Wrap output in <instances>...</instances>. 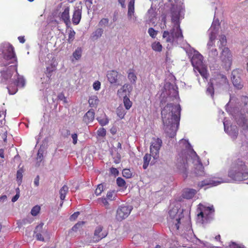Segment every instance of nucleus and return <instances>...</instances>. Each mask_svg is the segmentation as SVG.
Masks as SVG:
<instances>
[{
  "label": "nucleus",
  "mask_w": 248,
  "mask_h": 248,
  "mask_svg": "<svg viewBox=\"0 0 248 248\" xmlns=\"http://www.w3.org/2000/svg\"><path fill=\"white\" fill-rule=\"evenodd\" d=\"M75 35V32L74 31H71L69 33L68 35V41L69 42L71 43L72 41H73Z\"/></svg>",
  "instance_id": "obj_56"
},
{
  "label": "nucleus",
  "mask_w": 248,
  "mask_h": 248,
  "mask_svg": "<svg viewBox=\"0 0 248 248\" xmlns=\"http://www.w3.org/2000/svg\"><path fill=\"white\" fill-rule=\"evenodd\" d=\"M84 224V221H79L72 227L71 230L75 232L80 231Z\"/></svg>",
  "instance_id": "obj_39"
},
{
  "label": "nucleus",
  "mask_w": 248,
  "mask_h": 248,
  "mask_svg": "<svg viewBox=\"0 0 248 248\" xmlns=\"http://www.w3.org/2000/svg\"><path fill=\"white\" fill-rule=\"evenodd\" d=\"M109 20L108 18H103L99 21L98 26L101 27H105L108 25Z\"/></svg>",
  "instance_id": "obj_43"
},
{
  "label": "nucleus",
  "mask_w": 248,
  "mask_h": 248,
  "mask_svg": "<svg viewBox=\"0 0 248 248\" xmlns=\"http://www.w3.org/2000/svg\"><path fill=\"white\" fill-rule=\"evenodd\" d=\"M16 190H18V191H17V193H16V195L14 197H13V198L12 199V202H16L17 200V199L19 198V189L17 188Z\"/></svg>",
  "instance_id": "obj_60"
},
{
  "label": "nucleus",
  "mask_w": 248,
  "mask_h": 248,
  "mask_svg": "<svg viewBox=\"0 0 248 248\" xmlns=\"http://www.w3.org/2000/svg\"><path fill=\"white\" fill-rule=\"evenodd\" d=\"M71 137L72 138V140H73V143L74 144H76L77 143V141H78V135L76 133H74V134H72L71 135Z\"/></svg>",
  "instance_id": "obj_57"
},
{
  "label": "nucleus",
  "mask_w": 248,
  "mask_h": 248,
  "mask_svg": "<svg viewBox=\"0 0 248 248\" xmlns=\"http://www.w3.org/2000/svg\"><path fill=\"white\" fill-rule=\"evenodd\" d=\"M70 132L69 130H67V129L63 130V131L62 132V135L64 137H67L69 135H70Z\"/></svg>",
  "instance_id": "obj_62"
},
{
  "label": "nucleus",
  "mask_w": 248,
  "mask_h": 248,
  "mask_svg": "<svg viewBox=\"0 0 248 248\" xmlns=\"http://www.w3.org/2000/svg\"><path fill=\"white\" fill-rule=\"evenodd\" d=\"M117 185L120 187H124L125 186V182L124 179L121 177H118L116 180Z\"/></svg>",
  "instance_id": "obj_47"
},
{
  "label": "nucleus",
  "mask_w": 248,
  "mask_h": 248,
  "mask_svg": "<svg viewBox=\"0 0 248 248\" xmlns=\"http://www.w3.org/2000/svg\"><path fill=\"white\" fill-rule=\"evenodd\" d=\"M152 49L155 51L160 52L162 49V46L159 42H154L152 44Z\"/></svg>",
  "instance_id": "obj_37"
},
{
  "label": "nucleus",
  "mask_w": 248,
  "mask_h": 248,
  "mask_svg": "<svg viewBox=\"0 0 248 248\" xmlns=\"http://www.w3.org/2000/svg\"><path fill=\"white\" fill-rule=\"evenodd\" d=\"M127 17L128 19L134 22L137 20V17L135 15V13L127 12Z\"/></svg>",
  "instance_id": "obj_52"
},
{
  "label": "nucleus",
  "mask_w": 248,
  "mask_h": 248,
  "mask_svg": "<svg viewBox=\"0 0 248 248\" xmlns=\"http://www.w3.org/2000/svg\"><path fill=\"white\" fill-rule=\"evenodd\" d=\"M107 77L111 84H120L119 82L122 75L115 70H110L107 72Z\"/></svg>",
  "instance_id": "obj_20"
},
{
  "label": "nucleus",
  "mask_w": 248,
  "mask_h": 248,
  "mask_svg": "<svg viewBox=\"0 0 248 248\" xmlns=\"http://www.w3.org/2000/svg\"><path fill=\"white\" fill-rule=\"evenodd\" d=\"M79 214V212H77L74 213L70 217V219L71 220H75L78 217V216Z\"/></svg>",
  "instance_id": "obj_61"
},
{
  "label": "nucleus",
  "mask_w": 248,
  "mask_h": 248,
  "mask_svg": "<svg viewBox=\"0 0 248 248\" xmlns=\"http://www.w3.org/2000/svg\"><path fill=\"white\" fill-rule=\"evenodd\" d=\"M219 38L218 45L219 48L222 49L220 57V60L225 68L228 70L230 68L232 65V56L229 49L225 47L227 43L225 36L224 35H221L219 36Z\"/></svg>",
  "instance_id": "obj_8"
},
{
  "label": "nucleus",
  "mask_w": 248,
  "mask_h": 248,
  "mask_svg": "<svg viewBox=\"0 0 248 248\" xmlns=\"http://www.w3.org/2000/svg\"><path fill=\"white\" fill-rule=\"evenodd\" d=\"M61 9H62V10L59 14V16L66 25H68L70 23L69 15L70 8L68 6L62 7V3H60L58 5L57 10L59 11Z\"/></svg>",
  "instance_id": "obj_14"
},
{
  "label": "nucleus",
  "mask_w": 248,
  "mask_h": 248,
  "mask_svg": "<svg viewBox=\"0 0 248 248\" xmlns=\"http://www.w3.org/2000/svg\"><path fill=\"white\" fill-rule=\"evenodd\" d=\"M183 212V209L179 208L178 204L170 210L168 223L171 231L176 232L180 229L190 230L189 217L188 216L184 217Z\"/></svg>",
  "instance_id": "obj_5"
},
{
  "label": "nucleus",
  "mask_w": 248,
  "mask_h": 248,
  "mask_svg": "<svg viewBox=\"0 0 248 248\" xmlns=\"http://www.w3.org/2000/svg\"><path fill=\"white\" fill-rule=\"evenodd\" d=\"M164 89L166 90V94L169 96V97H173L176 99L178 97L177 88L173 85L167 83L165 85Z\"/></svg>",
  "instance_id": "obj_24"
},
{
  "label": "nucleus",
  "mask_w": 248,
  "mask_h": 248,
  "mask_svg": "<svg viewBox=\"0 0 248 248\" xmlns=\"http://www.w3.org/2000/svg\"><path fill=\"white\" fill-rule=\"evenodd\" d=\"M68 187L64 185L60 190L59 193L60 194V199L61 200H63L65 199V196L68 191Z\"/></svg>",
  "instance_id": "obj_33"
},
{
  "label": "nucleus",
  "mask_w": 248,
  "mask_h": 248,
  "mask_svg": "<svg viewBox=\"0 0 248 248\" xmlns=\"http://www.w3.org/2000/svg\"><path fill=\"white\" fill-rule=\"evenodd\" d=\"M203 57L197 51L194 50L191 62L195 70H197L203 78H207L206 68L203 65Z\"/></svg>",
  "instance_id": "obj_9"
},
{
  "label": "nucleus",
  "mask_w": 248,
  "mask_h": 248,
  "mask_svg": "<svg viewBox=\"0 0 248 248\" xmlns=\"http://www.w3.org/2000/svg\"><path fill=\"white\" fill-rule=\"evenodd\" d=\"M218 26H219L218 20L214 19L212 23L211 28L209 30V36L210 35V34H211L212 32L213 31L215 32L214 33V34L215 38H216V34H217V31L218 30Z\"/></svg>",
  "instance_id": "obj_30"
},
{
  "label": "nucleus",
  "mask_w": 248,
  "mask_h": 248,
  "mask_svg": "<svg viewBox=\"0 0 248 248\" xmlns=\"http://www.w3.org/2000/svg\"><path fill=\"white\" fill-rule=\"evenodd\" d=\"M0 49L1 50L2 59L0 61V66H7L11 63H16L15 65H11L8 68H4L0 71V81L5 84L8 83L14 73H16L17 71V59L14 51L13 47L8 43H5L0 46Z\"/></svg>",
  "instance_id": "obj_4"
},
{
  "label": "nucleus",
  "mask_w": 248,
  "mask_h": 248,
  "mask_svg": "<svg viewBox=\"0 0 248 248\" xmlns=\"http://www.w3.org/2000/svg\"><path fill=\"white\" fill-rule=\"evenodd\" d=\"M44 152V148L40 147L37 153V160L39 162H41L43 159V154Z\"/></svg>",
  "instance_id": "obj_41"
},
{
  "label": "nucleus",
  "mask_w": 248,
  "mask_h": 248,
  "mask_svg": "<svg viewBox=\"0 0 248 248\" xmlns=\"http://www.w3.org/2000/svg\"><path fill=\"white\" fill-rule=\"evenodd\" d=\"M47 59H49L47 61L46 63L48 66L46 68V79L44 82L45 79V76L43 78H41V81L42 84H45V85L47 83L48 81L50 80V77H51V73L54 71L57 65V62L56 61V59L52 54L47 55Z\"/></svg>",
  "instance_id": "obj_11"
},
{
  "label": "nucleus",
  "mask_w": 248,
  "mask_h": 248,
  "mask_svg": "<svg viewBox=\"0 0 248 248\" xmlns=\"http://www.w3.org/2000/svg\"><path fill=\"white\" fill-rule=\"evenodd\" d=\"M24 172V170L22 168H20L18 170L16 173V179L20 183L21 182V180L22 179V173Z\"/></svg>",
  "instance_id": "obj_44"
},
{
  "label": "nucleus",
  "mask_w": 248,
  "mask_h": 248,
  "mask_svg": "<svg viewBox=\"0 0 248 248\" xmlns=\"http://www.w3.org/2000/svg\"><path fill=\"white\" fill-rule=\"evenodd\" d=\"M103 191V186L102 184H99L95 190V194L98 196L101 194Z\"/></svg>",
  "instance_id": "obj_50"
},
{
  "label": "nucleus",
  "mask_w": 248,
  "mask_h": 248,
  "mask_svg": "<svg viewBox=\"0 0 248 248\" xmlns=\"http://www.w3.org/2000/svg\"><path fill=\"white\" fill-rule=\"evenodd\" d=\"M170 29L163 33V38L168 43L167 46L170 48L174 43L181 44L184 42V36L180 28V20L184 17V9L182 4L173 5L170 10Z\"/></svg>",
  "instance_id": "obj_1"
},
{
  "label": "nucleus",
  "mask_w": 248,
  "mask_h": 248,
  "mask_svg": "<svg viewBox=\"0 0 248 248\" xmlns=\"http://www.w3.org/2000/svg\"><path fill=\"white\" fill-rule=\"evenodd\" d=\"M101 83L99 81H96L93 84V88L95 91H98L100 89Z\"/></svg>",
  "instance_id": "obj_55"
},
{
  "label": "nucleus",
  "mask_w": 248,
  "mask_h": 248,
  "mask_svg": "<svg viewBox=\"0 0 248 248\" xmlns=\"http://www.w3.org/2000/svg\"><path fill=\"white\" fill-rule=\"evenodd\" d=\"M101 200L102 203H103V204L104 205L106 206L108 204V202L106 198H102Z\"/></svg>",
  "instance_id": "obj_64"
},
{
  "label": "nucleus",
  "mask_w": 248,
  "mask_h": 248,
  "mask_svg": "<svg viewBox=\"0 0 248 248\" xmlns=\"http://www.w3.org/2000/svg\"><path fill=\"white\" fill-rule=\"evenodd\" d=\"M82 14V6L80 4L74 7L73 14L72 16V22L75 25H78L79 24L81 18Z\"/></svg>",
  "instance_id": "obj_23"
},
{
  "label": "nucleus",
  "mask_w": 248,
  "mask_h": 248,
  "mask_svg": "<svg viewBox=\"0 0 248 248\" xmlns=\"http://www.w3.org/2000/svg\"><path fill=\"white\" fill-rule=\"evenodd\" d=\"M162 140L158 138H154L152 139L150 150V153L155 160L157 159L159 156V150L162 146Z\"/></svg>",
  "instance_id": "obj_13"
},
{
  "label": "nucleus",
  "mask_w": 248,
  "mask_h": 248,
  "mask_svg": "<svg viewBox=\"0 0 248 248\" xmlns=\"http://www.w3.org/2000/svg\"><path fill=\"white\" fill-rule=\"evenodd\" d=\"M117 114L119 118L123 119L126 114L125 110L124 109L123 106H120L117 109Z\"/></svg>",
  "instance_id": "obj_40"
},
{
  "label": "nucleus",
  "mask_w": 248,
  "mask_h": 248,
  "mask_svg": "<svg viewBox=\"0 0 248 248\" xmlns=\"http://www.w3.org/2000/svg\"><path fill=\"white\" fill-rule=\"evenodd\" d=\"M210 83L217 89H225L229 87L228 80L226 76L222 74H217L211 79Z\"/></svg>",
  "instance_id": "obj_12"
},
{
  "label": "nucleus",
  "mask_w": 248,
  "mask_h": 248,
  "mask_svg": "<svg viewBox=\"0 0 248 248\" xmlns=\"http://www.w3.org/2000/svg\"><path fill=\"white\" fill-rule=\"evenodd\" d=\"M44 224H40L38 225L35 229V233H36V237L38 240L44 241V239L43 235L46 233V231H43V227Z\"/></svg>",
  "instance_id": "obj_26"
},
{
  "label": "nucleus",
  "mask_w": 248,
  "mask_h": 248,
  "mask_svg": "<svg viewBox=\"0 0 248 248\" xmlns=\"http://www.w3.org/2000/svg\"><path fill=\"white\" fill-rule=\"evenodd\" d=\"M82 50L81 47H78L73 53V58L76 60H79L82 55Z\"/></svg>",
  "instance_id": "obj_35"
},
{
  "label": "nucleus",
  "mask_w": 248,
  "mask_h": 248,
  "mask_svg": "<svg viewBox=\"0 0 248 248\" xmlns=\"http://www.w3.org/2000/svg\"><path fill=\"white\" fill-rule=\"evenodd\" d=\"M40 210V207L39 206L36 205L34 206L31 210V214L33 216H36Z\"/></svg>",
  "instance_id": "obj_46"
},
{
  "label": "nucleus",
  "mask_w": 248,
  "mask_h": 248,
  "mask_svg": "<svg viewBox=\"0 0 248 248\" xmlns=\"http://www.w3.org/2000/svg\"><path fill=\"white\" fill-rule=\"evenodd\" d=\"M213 86L214 85H212L211 83V84L207 87L206 90V93L207 94L210 95L211 96H213L214 93Z\"/></svg>",
  "instance_id": "obj_48"
},
{
  "label": "nucleus",
  "mask_w": 248,
  "mask_h": 248,
  "mask_svg": "<svg viewBox=\"0 0 248 248\" xmlns=\"http://www.w3.org/2000/svg\"><path fill=\"white\" fill-rule=\"evenodd\" d=\"M122 173L123 176L127 178H130L132 176V173L129 169H124Z\"/></svg>",
  "instance_id": "obj_49"
},
{
  "label": "nucleus",
  "mask_w": 248,
  "mask_h": 248,
  "mask_svg": "<svg viewBox=\"0 0 248 248\" xmlns=\"http://www.w3.org/2000/svg\"><path fill=\"white\" fill-rule=\"evenodd\" d=\"M228 124V123L227 121H225L224 120L223 122L224 130L233 140H234L236 138L238 134V128L235 125H231L230 127H227Z\"/></svg>",
  "instance_id": "obj_22"
},
{
  "label": "nucleus",
  "mask_w": 248,
  "mask_h": 248,
  "mask_svg": "<svg viewBox=\"0 0 248 248\" xmlns=\"http://www.w3.org/2000/svg\"><path fill=\"white\" fill-rule=\"evenodd\" d=\"M16 76L17 78L15 82V84H16V86H15L13 88H11V87H7L9 93L10 94H15L17 91V87L23 88L25 85L26 81L24 77L22 76L19 75L17 72H16Z\"/></svg>",
  "instance_id": "obj_16"
},
{
  "label": "nucleus",
  "mask_w": 248,
  "mask_h": 248,
  "mask_svg": "<svg viewBox=\"0 0 248 248\" xmlns=\"http://www.w3.org/2000/svg\"><path fill=\"white\" fill-rule=\"evenodd\" d=\"M123 97L124 98L123 102L125 109L126 110L129 109L132 106V102L127 96H124Z\"/></svg>",
  "instance_id": "obj_36"
},
{
  "label": "nucleus",
  "mask_w": 248,
  "mask_h": 248,
  "mask_svg": "<svg viewBox=\"0 0 248 248\" xmlns=\"http://www.w3.org/2000/svg\"><path fill=\"white\" fill-rule=\"evenodd\" d=\"M58 98L59 100L62 101L63 104H66L67 103V99L63 93H60L59 94Z\"/></svg>",
  "instance_id": "obj_54"
},
{
  "label": "nucleus",
  "mask_w": 248,
  "mask_h": 248,
  "mask_svg": "<svg viewBox=\"0 0 248 248\" xmlns=\"http://www.w3.org/2000/svg\"><path fill=\"white\" fill-rule=\"evenodd\" d=\"M197 191L192 188H186L184 190L183 197L186 199H191L196 194Z\"/></svg>",
  "instance_id": "obj_27"
},
{
  "label": "nucleus",
  "mask_w": 248,
  "mask_h": 248,
  "mask_svg": "<svg viewBox=\"0 0 248 248\" xmlns=\"http://www.w3.org/2000/svg\"><path fill=\"white\" fill-rule=\"evenodd\" d=\"M226 181L222 178H210L209 179H205L198 184V186L200 188H202L206 186H217L218 185L226 182Z\"/></svg>",
  "instance_id": "obj_19"
},
{
  "label": "nucleus",
  "mask_w": 248,
  "mask_h": 248,
  "mask_svg": "<svg viewBox=\"0 0 248 248\" xmlns=\"http://www.w3.org/2000/svg\"><path fill=\"white\" fill-rule=\"evenodd\" d=\"M94 118V112L93 110H89L84 116L83 121L87 124L92 122Z\"/></svg>",
  "instance_id": "obj_28"
},
{
  "label": "nucleus",
  "mask_w": 248,
  "mask_h": 248,
  "mask_svg": "<svg viewBox=\"0 0 248 248\" xmlns=\"http://www.w3.org/2000/svg\"><path fill=\"white\" fill-rule=\"evenodd\" d=\"M148 33L152 38H155L158 31L154 30L153 28H149L148 30Z\"/></svg>",
  "instance_id": "obj_45"
},
{
  "label": "nucleus",
  "mask_w": 248,
  "mask_h": 248,
  "mask_svg": "<svg viewBox=\"0 0 248 248\" xmlns=\"http://www.w3.org/2000/svg\"><path fill=\"white\" fill-rule=\"evenodd\" d=\"M151 156L152 155V154H146L144 157H143V161H144V163H143V168L144 169H146L148 167L149 164V163H150V161H151Z\"/></svg>",
  "instance_id": "obj_34"
},
{
  "label": "nucleus",
  "mask_w": 248,
  "mask_h": 248,
  "mask_svg": "<svg viewBox=\"0 0 248 248\" xmlns=\"http://www.w3.org/2000/svg\"><path fill=\"white\" fill-rule=\"evenodd\" d=\"M132 90V88L129 84H125L118 90L117 94L120 97L127 96L130 93Z\"/></svg>",
  "instance_id": "obj_25"
},
{
  "label": "nucleus",
  "mask_w": 248,
  "mask_h": 248,
  "mask_svg": "<svg viewBox=\"0 0 248 248\" xmlns=\"http://www.w3.org/2000/svg\"><path fill=\"white\" fill-rule=\"evenodd\" d=\"M97 120L102 126L106 125L108 123V120L105 114L102 117H97Z\"/></svg>",
  "instance_id": "obj_38"
},
{
  "label": "nucleus",
  "mask_w": 248,
  "mask_h": 248,
  "mask_svg": "<svg viewBox=\"0 0 248 248\" xmlns=\"http://www.w3.org/2000/svg\"><path fill=\"white\" fill-rule=\"evenodd\" d=\"M135 0H130L128 4V12L135 13Z\"/></svg>",
  "instance_id": "obj_42"
},
{
  "label": "nucleus",
  "mask_w": 248,
  "mask_h": 248,
  "mask_svg": "<svg viewBox=\"0 0 248 248\" xmlns=\"http://www.w3.org/2000/svg\"><path fill=\"white\" fill-rule=\"evenodd\" d=\"M97 133L99 136L104 137L106 135V130L104 128H100L97 130Z\"/></svg>",
  "instance_id": "obj_53"
},
{
  "label": "nucleus",
  "mask_w": 248,
  "mask_h": 248,
  "mask_svg": "<svg viewBox=\"0 0 248 248\" xmlns=\"http://www.w3.org/2000/svg\"><path fill=\"white\" fill-rule=\"evenodd\" d=\"M108 232L103 227L100 225L96 227L93 237L94 242H98L99 240L105 238L107 235Z\"/></svg>",
  "instance_id": "obj_21"
},
{
  "label": "nucleus",
  "mask_w": 248,
  "mask_h": 248,
  "mask_svg": "<svg viewBox=\"0 0 248 248\" xmlns=\"http://www.w3.org/2000/svg\"><path fill=\"white\" fill-rule=\"evenodd\" d=\"M88 102L90 107H95L98 104L99 100L97 96L92 95L90 97Z\"/></svg>",
  "instance_id": "obj_31"
},
{
  "label": "nucleus",
  "mask_w": 248,
  "mask_h": 248,
  "mask_svg": "<svg viewBox=\"0 0 248 248\" xmlns=\"http://www.w3.org/2000/svg\"><path fill=\"white\" fill-rule=\"evenodd\" d=\"M115 192L114 191H109L107 194V197L108 200L110 201L114 200L115 199Z\"/></svg>",
  "instance_id": "obj_51"
},
{
  "label": "nucleus",
  "mask_w": 248,
  "mask_h": 248,
  "mask_svg": "<svg viewBox=\"0 0 248 248\" xmlns=\"http://www.w3.org/2000/svg\"><path fill=\"white\" fill-rule=\"evenodd\" d=\"M110 171L112 174H113L115 176L118 175L119 174V171L118 170L114 168H111L110 169Z\"/></svg>",
  "instance_id": "obj_58"
},
{
  "label": "nucleus",
  "mask_w": 248,
  "mask_h": 248,
  "mask_svg": "<svg viewBox=\"0 0 248 248\" xmlns=\"http://www.w3.org/2000/svg\"><path fill=\"white\" fill-rule=\"evenodd\" d=\"M198 210L200 212L197 215L198 221L204 223L209 221L214 213L213 206L206 207L202 204H199Z\"/></svg>",
  "instance_id": "obj_10"
},
{
  "label": "nucleus",
  "mask_w": 248,
  "mask_h": 248,
  "mask_svg": "<svg viewBox=\"0 0 248 248\" xmlns=\"http://www.w3.org/2000/svg\"><path fill=\"white\" fill-rule=\"evenodd\" d=\"M103 32L104 30L102 28H98L93 32L91 37L93 39L96 40L102 36Z\"/></svg>",
  "instance_id": "obj_32"
},
{
  "label": "nucleus",
  "mask_w": 248,
  "mask_h": 248,
  "mask_svg": "<svg viewBox=\"0 0 248 248\" xmlns=\"http://www.w3.org/2000/svg\"><path fill=\"white\" fill-rule=\"evenodd\" d=\"M214 32H212L211 34L209 36V40L207 43V47L208 50V56L211 58L215 59L218 55V52L215 47V40Z\"/></svg>",
  "instance_id": "obj_15"
},
{
  "label": "nucleus",
  "mask_w": 248,
  "mask_h": 248,
  "mask_svg": "<svg viewBox=\"0 0 248 248\" xmlns=\"http://www.w3.org/2000/svg\"><path fill=\"white\" fill-rule=\"evenodd\" d=\"M230 247L231 248H245L243 246L239 245L233 242L230 245Z\"/></svg>",
  "instance_id": "obj_59"
},
{
  "label": "nucleus",
  "mask_w": 248,
  "mask_h": 248,
  "mask_svg": "<svg viewBox=\"0 0 248 248\" xmlns=\"http://www.w3.org/2000/svg\"><path fill=\"white\" fill-rule=\"evenodd\" d=\"M181 107L180 105L169 104L161 111L162 121L165 132L170 138H173L179 124Z\"/></svg>",
  "instance_id": "obj_3"
},
{
  "label": "nucleus",
  "mask_w": 248,
  "mask_h": 248,
  "mask_svg": "<svg viewBox=\"0 0 248 248\" xmlns=\"http://www.w3.org/2000/svg\"><path fill=\"white\" fill-rule=\"evenodd\" d=\"M179 144L185 148L183 152L179 155L177 158L176 166L180 172L186 171L188 162L190 161V157L192 160V163L195 166V173L198 176H202L204 174L203 167L196 153L193 150L188 141L186 140H181Z\"/></svg>",
  "instance_id": "obj_2"
},
{
  "label": "nucleus",
  "mask_w": 248,
  "mask_h": 248,
  "mask_svg": "<svg viewBox=\"0 0 248 248\" xmlns=\"http://www.w3.org/2000/svg\"><path fill=\"white\" fill-rule=\"evenodd\" d=\"M228 176L235 181H242L248 179V169L244 162L238 160L232 166Z\"/></svg>",
  "instance_id": "obj_6"
},
{
  "label": "nucleus",
  "mask_w": 248,
  "mask_h": 248,
  "mask_svg": "<svg viewBox=\"0 0 248 248\" xmlns=\"http://www.w3.org/2000/svg\"><path fill=\"white\" fill-rule=\"evenodd\" d=\"M242 103L241 108L240 110L234 111L233 117L237 124L241 127L243 130H248V97L246 96L241 98Z\"/></svg>",
  "instance_id": "obj_7"
},
{
  "label": "nucleus",
  "mask_w": 248,
  "mask_h": 248,
  "mask_svg": "<svg viewBox=\"0 0 248 248\" xmlns=\"http://www.w3.org/2000/svg\"><path fill=\"white\" fill-rule=\"evenodd\" d=\"M240 70L235 69L232 72V81L234 86L238 89H241L243 87V84L240 78Z\"/></svg>",
  "instance_id": "obj_18"
},
{
  "label": "nucleus",
  "mask_w": 248,
  "mask_h": 248,
  "mask_svg": "<svg viewBox=\"0 0 248 248\" xmlns=\"http://www.w3.org/2000/svg\"><path fill=\"white\" fill-rule=\"evenodd\" d=\"M127 78L130 82L134 84L136 83L137 78L135 72V70L133 69H129L127 72Z\"/></svg>",
  "instance_id": "obj_29"
},
{
  "label": "nucleus",
  "mask_w": 248,
  "mask_h": 248,
  "mask_svg": "<svg viewBox=\"0 0 248 248\" xmlns=\"http://www.w3.org/2000/svg\"><path fill=\"white\" fill-rule=\"evenodd\" d=\"M39 184V176H37L35 179L34 181V184L35 186H38Z\"/></svg>",
  "instance_id": "obj_63"
},
{
  "label": "nucleus",
  "mask_w": 248,
  "mask_h": 248,
  "mask_svg": "<svg viewBox=\"0 0 248 248\" xmlns=\"http://www.w3.org/2000/svg\"><path fill=\"white\" fill-rule=\"evenodd\" d=\"M133 208L131 206H121L117 210L116 213V219L121 221L126 218L131 213Z\"/></svg>",
  "instance_id": "obj_17"
}]
</instances>
